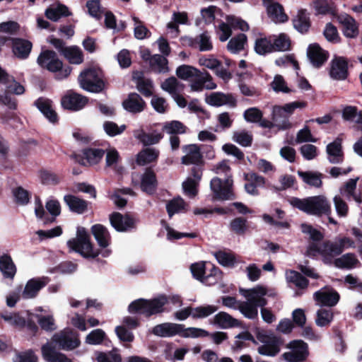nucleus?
I'll return each instance as SVG.
<instances>
[{
  "label": "nucleus",
  "mask_w": 362,
  "mask_h": 362,
  "mask_svg": "<svg viewBox=\"0 0 362 362\" xmlns=\"http://www.w3.org/2000/svg\"><path fill=\"white\" fill-rule=\"evenodd\" d=\"M239 293L246 300L243 301L240 313L248 319H255L258 316L257 308L264 307L267 304V300L264 298L268 295L267 288L260 285L247 289L240 288Z\"/></svg>",
  "instance_id": "nucleus-1"
},
{
  "label": "nucleus",
  "mask_w": 362,
  "mask_h": 362,
  "mask_svg": "<svg viewBox=\"0 0 362 362\" xmlns=\"http://www.w3.org/2000/svg\"><path fill=\"white\" fill-rule=\"evenodd\" d=\"M176 75L184 81H189L190 89L194 92H201L204 89L214 90L217 86L208 72H202L189 65L184 64L178 66L176 69Z\"/></svg>",
  "instance_id": "nucleus-2"
},
{
  "label": "nucleus",
  "mask_w": 362,
  "mask_h": 362,
  "mask_svg": "<svg viewBox=\"0 0 362 362\" xmlns=\"http://www.w3.org/2000/svg\"><path fill=\"white\" fill-rule=\"evenodd\" d=\"M218 175H225L226 178L224 182L218 177H214L211 180L210 187L214 193V198L220 200H228L234 198L232 192L233 180L230 179V168L226 160L218 163L214 168Z\"/></svg>",
  "instance_id": "nucleus-3"
},
{
  "label": "nucleus",
  "mask_w": 362,
  "mask_h": 362,
  "mask_svg": "<svg viewBox=\"0 0 362 362\" xmlns=\"http://www.w3.org/2000/svg\"><path fill=\"white\" fill-rule=\"evenodd\" d=\"M293 206L308 214L321 216L331 213V204L324 195L309 197L305 199L293 197L289 199Z\"/></svg>",
  "instance_id": "nucleus-4"
},
{
  "label": "nucleus",
  "mask_w": 362,
  "mask_h": 362,
  "mask_svg": "<svg viewBox=\"0 0 362 362\" xmlns=\"http://www.w3.org/2000/svg\"><path fill=\"white\" fill-rule=\"evenodd\" d=\"M168 303L165 296H160L151 300L138 299L131 303L128 307L130 313H139L149 317L164 311V305Z\"/></svg>",
  "instance_id": "nucleus-5"
},
{
  "label": "nucleus",
  "mask_w": 362,
  "mask_h": 362,
  "mask_svg": "<svg viewBox=\"0 0 362 362\" xmlns=\"http://www.w3.org/2000/svg\"><path fill=\"white\" fill-rule=\"evenodd\" d=\"M67 245L70 250L80 253L84 257L94 258L98 255V252L93 249L87 230L83 227L77 228L76 237L69 240Z\"/></svg>",
  "instance_id": "nucleus-6"
},
{
  "label": "nucleus",
  "mask_w": 362,
  "mask_h": 362,
  "mask_svg": "<svg viewBox=\"0 0 362 362\" xmlns=\"http://www.w3.org/2000/svg\"><path fill=\"white\" fill-rule=\"evenodd\" d=\"M37 62L42 68L52 72H57V78L63 79L71 73L70 67H62V62L58 59L55 52L49 50L42 52L37 57Z\"/></svg>",
  "instance_id": "nucleus-7"
},
{
  "label": "nucleus",
  "mask_w": 362,
  "mask_h": 362,
  "mask_svg": "<svg viewBox=\"0 0 362 362\" xmlns=\"http://www.w3.org/2000/svg\"><path fill=\"white\" fill-rule=\"evenodd\" d=\"M78 81L83 89L92 93H99L105 86L102 71L96 68L88 69L81 72Z\"/></svg>",
  "instance_id": "nucleus-8"
},
{
  "label": "nucleus",
  "mask_w": 362,
  "mask_h": 362,
  "mask_svg": "<svg viewBox=\"0 0 362 362\" xmlns=\"http://www.w3.org/2000/svg\"><path fill=\"white\" fill-rule=\"evenodd\" d=\"M342 252L340 247L337 243H332L329 241L322 244L311 243L307 250V255L311 257L321 256L322 261L325 264H331L334 256Z\"/></svg>",
  "instance_id": "nucleus-9"
},
{
  "label": "nucleus",
  "mask_w": 362,
  "mask_h": 362,
  "mask_svg": "<svg viewBox=\"0 0 362 362\" xmlns=\"http://www.w3.org/2000/svg\"><path fill=\"white\" fill-rule=\"evenodd\" d=\"M80 340L76 333L70 329H64L55 333L51 341L47 344H52V346L65 351H70L77 348L80 345Z\"/></svg>",
  "instance_id": "nucleus-10"
},
{
  "label": "nucleus",
  "mask_w": 362,
  "mask_h": 362,
  "mask_svg": "<svg viewBox=\"0 0 362 362\" xmlns=\"http://www.w3.org/2000/svg\"><path fill=\"white\" fill-rule=\"evenodd\" d=\"M257 339L261 343L257 348L259 354L274 356L280 351L282 341L280 337L275 334L261 331L257 334Z\"/></svg>",
  "instance_id": "nucleus-11"
},
{
  "label": "nucleus",
  "mask_w": 362,
  "mask_h": 362,
  "mask_svg": "<svg viewBox=\"0 0 362 362\" xmlns=\"http://www.w3.org/2000/svg\"><path fill=\"white\" fill-rule=\"evenodd\" d=\"M286 347L289 351L285 352L283 357L287 362H301L309 354L308 344L300 339L290 341Z\"/></svg>",
  "instance_id": "nucleus-12"
},
{
  "label": "nucleus",
  "mask_w": 362,
  "mask_h": 362,
  "mask_svg": "<svg viewBox=\"0 0 362 362\" xmlns=\"http://www.w3.org/2000/svg\"><path fill=\"white\" fill-rule=\"evenodd\" d=\"M111 226L121 233L129 232L136 229L138 219L130 214H122L114 212L110 216Z\"/></svg>",
  "instance_id": "nucleus-13"
},
{
  "label": "nucleus",
  "mask_w": 362,
  "mask_h": 362,
  "mask_svg": "<svg viewBox=\"0 0 362 362\" xmlns=\"http://www.w3.org/2000/svg\"><path fill=\"white\" fill-rule=\"evenodd\" d=\"M132 182L135 185H140L143 192L151 194L157 187L155 173L151 170H146L141 176L137 173L132 175Z\"/></svg>",
  "instance_id": "nucleus-14"
},
{
  "label": "nucleus",
  "mask_w": 362,
  "mask_h": 362,
  "mask_svg": "<svg viewBox=\"0 0 362 362\" xmlns=\"http://www.w3.org/2000/svg\"><path fill=\"white\" fill-rule=\"evenodd\" d=\"M330 77L337 81L345 80L348 76V62L343 57L334 56L330 62Z\"/></svg>",
  "instance_id": "nucleus-15"
},
{
  "label": "nucleus",
  "mask_w": 362,
  "mask_h": 362,
  "mask_svg": "<svg viewBox=\"0 0 362 362\" xmlns=\"http://www.w3.org/2000/svg\"><path fill=\"white\" fill-rule=\"evenodd\" d=\"M49 279L47 276L33 278L28 280L22 292V297L24 299H31L37 296L39 291L44 288Z\"/></svg>",
  "instance_id": "nucleus-16"
},
{
  "label": "nucleus",
  "mask_w": 362,
  "mask_h": 362,
  "mask_svg": "<svg viewBox=\"0 0 362 362\" xmlns=\"http://www.w3.org/2000/svg\"><path fill=\"white\" fill-rule=\"evenodd\" d=\"M91 231L99 246L104 249L100 252L102 256L108 257L111 251L107 249L110 242V235L107 229L103 225L95 224L92 226Z\"/></svg>",
  "instance_id": "nucleus-17"
},
{
  "label": "nucleus",
  "mask_w": 362,
  "mask_h": 362,
  "mask_svg": "<svg viewBox=\"0 0 362 362\" xmlns=\"http://www.w3.org/2000/svg\"><path fill=\"white\" fill-rule=\"evenodd\" d=\"M314 299L320 306L333 307L339 300V294L335 290L324 288L314 293Z\"/></svg>",
  "instance_id": "nucleus-18"
},
{
  "label": "nucleus",
  "mask_w": 362,
  "mask_h": 362,
  "mask_svg": "<svg viewBox=\"0 0 362 362\" xmlns=\"http://www.w3.org/2000/svg\"><path fill=\"white\" fill-rule=\"evenodd\" d=\"M181 329L182 325L180 324L164 322L153 327L151 332L156 336L168 338L175 335L180 336Z\"/></svg>",
  "instance_id": "nucleus-19"
},
{
  "label": "nucleus",
  "mask_w": 362,
  "mask_h": 362,
  "mask_svg": "<svg viewBox=\"0 0 362 362\" xmlns=\"http://www.w3.org/2000/svg\"><path fill=\"white\" fill-rule=\"evenodd\" d=\"M36 311L39 313L36 314L37 322L42 329L47 332H52L57 329L55 320L52 312L42 307H38Z\"/></svg>",
  "instance_id": "nucleus-20"
},
{
  "label": "nucleus",
  "mask_w": 362,
  "mask_h": 362,
  "mask_svg": "<svg viewBox=\"0 0 362 362\" xmlns=\"http://www.w3.org/2000/svg\"><path fill=\"white\" fill-rule=\"evenodd\" d=\"M262 1L267 8L268 16L272 21L279 23L288 21V16L284 12V8L281 5L273 2L272 0H262Z\"/></svg>",
  "instance_id": "nucleus-21"
},
{
  "label": "nucleus",
  "mask_w": 362,
  "mask_h": 362,
  "mask_svg": "<svg viewBox=\"0 0 362 362\" xmlns=\"http://www.w3.org/2000/svg\"><path fill=\"white\" fill-rule=\"evenodd\" d=\"M358 177L350 179L339 188V195L344 197L347 199H353L358 204L362 203V196L361 192H356V185Z\"/></svg>",
  "instance_id": "nucleus-22"
},
{
  "label": "nucleus",
  "mask_w": 362,
  "mask_h": 362,
  "mask_svg": "<svg viewBox=\"0 0 362 362\" xmlns=\"http://www.w3.org/2000/svg\"><path fill=\"white\" fill-rule=\"evenodd\" d=\"M307 54L311 64L315 67L321 66L328 58V52L316 43L309 45Z\"/></svg>",
  "instance_id": "nucleus-23"
},
{
  "label": "nucleus",
  "mask_w": 362,
  "mask_h": 362,
  "mask_svg": "<svg viewBox=\"0 0 362 362\" xmlns=\"http://www.w3.org/2000/svg\"><path fill=\"white\" fill-rule=\"evenodd\" d=\"M246 183L245 189L247 193L257 196L259 194L257 187H263L266 183L264 177L255 173H249L245 175Z\"/></svg>",
  "instance_id": "nucleus-24"
},
{
  "label": "nucleus",
  "mask_w": 362,
  "mask_h": 362,
  "mask_svg": "<svg viewBox=\"0 0 362 362\" xmlns=\"http://www.w3.org/2000/svg\"><path fill=\"white\" fill-rule=\"evenodd\" d=\"M337 21L341 24L343 33L345 37L354 38L358 35V25L355 20L346 13L337 16Z\"/></svg>",
  "instance_id": "nucleus-25"
},
{
  "label": "nucleus",
  "mask_w": 362,
  "mask_h": 362,
  "mask_svg": "<svg viewBox=\"0 0 362 362\" xmlns=\"http://www.w3.org/2000/svg\"><path fill=\"white\" fill-rule=\"evenodd\" d=\"M184 156L181 158L184 165L199 164L202 162V156L199 147L196 144H189L182 147Z\"/></svg>",
  "instance_id": "nucleus-26"
},
{
  "label": "nucleus",
  "mask_w": 362,
  "mask_h": 362,
  "mask_svg": "<svg viewBox=\"0 0 362 362\" xmlns=\"http://www.w3.org/2000/svg\"><path fill=\"white\" fill-rule=\"evenodd\" d=\"M86 97L77 93H70L64 96L62 99V106L68 110H79L87 103Z\"/></svg>",
  "instance_id": "nucleus-27"
},
{
  "label": "nucleus",
  "mask_w": 362,
  "mask_h": 362,
  "mask_svg": "<svg viewBox=\"0 0 362 362\" xmlns=\"http://www.w3.org/2000/svg\"><path fill=\"white\" fill-rule=\"evenodd\" d=\"M105 168L121 173L124 168L120 165V156L117 150L112 146H108L105 150Z\"/></svg>",
  "instance_id": "nucleus-28"
},
{
  "label": "nucleus",
  "mask_w": 362,
  "mask_h": 362,
  "mask_svg": "<svg viewBox=\"0 0 362 362\" xmlns=\"http://www.w3.org/2000/svg\"><path fill=\"white\" fill-rule=\"evenodd\" d=\"M211 323L222 329H228L239 325L238 320L226 312H219L211 320Z\"/></svg>",
  "instance_id": "nucleus-29"
},
{
  "label": "nucleus",
  "mask_w": 362,
  "mask_h": 362,
  "mask_svg": "<svg viewBox=\"0 0 362 362\" xmlns=\"http://www.w3.org/2000/svg\"><path fill=\"white\" fill-rule=\"evenodd\" d=\"M206 102L211 106H222L225 105H235V100L228 94L216 92L206 98Z\"/></svg>",
  "instance_id": "nucleus-30"
},
{
  "label": "nucleus",
  "mask_w": 362,
  "mask_h": 362,
  "mask_svg": "<svg viewBox=\"0 0 362 362\" xmlns=\"http://www.w3.org/2000/svg\"><path fill=\"white\" fill-rule=\"evenodd\" d=\"M42 354L47 362H72L64 354L59 353L52 346V344H45L42 347Z\"/></svg>",
  "instance_id": "nucleus-31"
},
{
  "label": "nucleus",
  "mask_w": 362,
  "mask_h": 362,
  "mask_svg": "<svg viewBox=\"0 0 362 362\" xmlns=\"http://www.w3.org/2000/svg\"><path fill=\"white\" fill-rule=\"evenodd\" d=\"M32 49V43L25 40L14 39L13 40V52L19 59H25L28 57Z\"/></svg>",
  "instance_id": "nucleus-32"
},
{
  "label": "nucleus",
  "mask_w": 362,
  "mask_h": 362,
  "mask_svg": "<svg viewBox=\"0 0 362 362\" xmlns=\"http://www.w3.org/2000/svg\"><path fill=\"white\" fill-rule=\"evenodd\" d=\"M124 108L131 112H140L145 107V103L137 93H132L123 102Z\"/></svg>",
  "instance_id": "nucleus-33"
},
{
  "label": "nucleus",
  "mask_w": 362,
  "mask_h": 362,
  "mask_svg": "<svg viewBox=\"0 0 362 362\" xmlns=\"http://www.w3.org/2000/svg\"><path fill=\"white\" fill-rule=\"evenodd\" d=\"M134 136L145 146L156 144L158 143L163 137L160 132H153L150 134H146L143 129L135 130L134 132Z\"/></svg>",
  "instance_id": "nucleus-34"
},
{
  "label": "nucleus",
  "mask_w": 362,
  "mask_h": 362,
  "mask_svg": "<svg viewBox=\"0 0 362 362\" xmlns=\"http://www.w3.org/2000/svg\"><path fill=\"white\" fill-rule=\"evenodd\" d=\"M328 159L332 163H339L343 160L341 141L337 139L327 146Z\"/></svg>",
  "instance_id": "nucleus-35"
},
{
  "label": "nucleus",
  "mask_w": 362,
  "mask_h": 362,
  "mask_svg": "<svg viewBox=\"0 0 362 362\" xmlns=\"http://www.w3.org/2000/svg\"><path fill=\"white\" fill-rule=\"evenodd\" d=\"M342 117L345 120L356 124L362 130V110H358L354 106H346L343 110Z\"/></svg>",
  "instance_id": "nucleus-36"
},
{
  "label": "nucleus",
  "mask_w": 362,
  "mask_h": 362,
  "mask_svg": "<svg viewBox=\"0 0 362 362\" xmlns=\"http://www.w3.org/2000/svg\"><path fill=\"white\" fill-rule=\"evenodd\" d=\"M104 153L105 151L100 148H86L83 151V158L84 159L83 163L90 165L98 164L102 160Z\"/></svg>",
  "instance_id": "nucleus-37"
},
{
  "label": "nucleus",
  "mask_w": 362,
  "mask_h": 362,
  "mask_svg": "<svg viewBox=\"0 0 362 362\" xmlns=\"http://www.w3.org/2000/svg\"><path fill=\"white\" fill-rule=\"evenodd\" d=\"M0 271L5 278L13 279L16 273V266L8 255H4L0 257Z\"/></svg>",
  "instance_id": "nucleus-38"
},
{
  "label": "nucleus",
  "mask_w": 362,
  "mask_h": 362,
  "mask_svg": "<svg viewBox=\"0 0 362 362\" xmlns=\"http://www.w3.org/2000/svg\"><path fill=\"white\" fill-rule=\"evenodd\" d=\"M255 50L259 55H265L275 52L272 37H258L255 42Z\"/></svg>",
  "instance_id": "nucleus-39"
},
{
  "label": "nucleus",
  "mask_w": 362,
  "mask_h": 362,
  "mask_svg": "<svg viewBox=\"0 0 362 362\" xmlns=\"http://www.w3.org/2000/svg\"><path fill=\"white\" fill-rule=\"evenodd\" d=\"M64 202L69 209L77 214H83L87 209V202L73 195H66L64 197Z\"/></svg>",
  "instance_id": "nucleus-40"
},
{
  "label": "nucleus",
  "mask_w": 362,
  "mask_h": 362,
  "mask_svg": "<svg viewBox=\"0 0 362 362\" xmlns=\"http://www.w3.org/2000/svg\"><path fill=\"white\" fill-rule=\"evenodd\" d=\"M39 110L52 122L57 120V114L53 110L52 102L47 99L40 98L35 102Z\"/></svg>",
  "instance_id": "nucleus-41"
},
{
  "label": "nucleus",
  "mask_w": 362,
  "mask_h": 362,
  "mask_svg": "<svg viewBox=\"0 0 362 362\" xmlns=\"http://www.w3.org/2000/svg\"><path fill=\"white\" fill-rule=\"evenodd\" d=\"M39 110L52 122L57 120V114L53 110L52 102L47 99L40 98L35 102Z\"/></svg>",
  "instance_id": "nucleus-42"
},
{
  "label": "nucleus",
  "mask_w": 362,
  "mask_h": 362,
  "mask_svg": "<svg viewBox=\"0 0 362 362\" xmlns=\"http://www.w3.org/2000/svg\"><path fill=\"white\" fill-rule=\"evenodd\" d=\"M293 23L294 28L301 33H306L310 26L308 14L304 10H300L298 12Z\"/></svg>",
  "instance_id": "nucleus-43"
},
{
  "label": "nucleus",
  "mask_w": 362,
  "mask_h": 362,
  "mask_svg": "<svg viewBox=\"0 0 362 362\" xmlns=\"http://www.w3.org/2000/svg\"><path fill=\"white\" fill-rule=\"evenodd\" d=\"M46 17L52 21H57L62 16L70 15L68 8L62 4L52 6L46 9L45 13Z\"/></svg>",
  "instance_id": "nucleus-44"
},
{
  "label": "nucleus",
  "mask_w": 362,
  "mask_h": 362,
  "mask_svg": "<svg viewBox=\"0 0 362 362\" xmlns=\"http://www.w3.org/2000/svg\"><path fill=\"white\" fill-rule=\"evenodd\" d=\"M358 263L359 262L356 256L351 253L344 255L334 261L336 267L347 269L356 267Z\"/></svg>",
  "instance_id": "nucleus-45"
},
{
  "label": "nucleus",
  "mask_w": 362,
  "mask_h": 362,
  "mask_svg": "<svg viewBox=\"0 0 362 362\" xmlns=\"http://www.w3.org/2000/svg\"><path fill=\"white\" fill-rule=\"evenodd\" d=\"M62 54L71 64H80L83 60L82 51L76 46L65 47Z\"/></svg>",
  "instance_id": "nucleus-46"
},
{
  "label": "nucleus",
  "mask_w": 362,
  "mask_h": 362,
  "mask_svg": "<svg viewBox=\"0 0 362 362\" xmlns=\"http://www.w3.org/2000/svg\"><path fill=\"white\" fill-rule=\"evenodd\" d=\"M161 88L171 96H173L183 90L184 85L178 81L176 78L170 77L161 84Z\"/></svg>",
  "instance_id": "nucleus-47"
},
{
  "label": "nucleus",
  "mask_w": 362,
  "mask_h": 362,
  "mask_svg": "<svg viewBox=\"0 0 362 362\" xmlns=\"http://www.w3.org/2000/svg\"><path fill=\"white\" fill-rule=\"evenodd\" d=\"M285 276L288 283L293 284L298 288H305L308 286V280L298 272L287 270L286 271Z\"/></svg>",
  "instance_id": "nucleus-48"
},
{
  "label": "nucleus",
  "mask_w": 362,
  "mask_h": 362,
  "mask_svg": "<svg viewBox=\"0 0 362 362\" xmlns=\"http://www.w3.org/2000/svg\"><path fill=\"white\" fill-rule=\"evenodd\" d=\"M158 154V151L155 148H147L141 151L137 155L136 162L139 165H141L148 164L155 161L157 159Z\"/></svg>",
  "instance_id": "nucleus-49"
},
{
  "label": "nucleus",
  "mask_w": 362,
  "mask_h": 362,
  "mask_svg": "<svg viewBox=\"0 0 362 362\" xmlns=\"http://www.w3.org/2000/svg\"><path fill=\"white\" fill-rule=\"evenodd\" d=\"M333 320L332 310L320 308L316 313L315 323L318 327L328 326Z\"/></svg>",
  "instance_id": "nucleus-50"
},
{
  "label": "nucleus",
  "mask_w": 362,
  "mask_h": 362,
  "mask_svg": "<svg viewBox=\"0 0 362 362\" xmlns=\"http://www.w3.org/2000/svg\"><path fill=\"white\" fill-rule=\"evenodd\" d=\"M150 66L153 71L158 73H166L169 70L167 59L160 54L151 57Z\"/></svg>",
  "instance_id": "nucleus-51"
},
{
  "label": "nucleus",
  "mask_w": 362,
  "mask_h": 362,
  "mask_svg": "<svg viewBox=\"0 0 362 362\" xmlns=\"http://www.w3.org/2000/svg\"><path fill=\"white\" fill-rule=\"evenodd\" d=\"M222 276L221 272L215 266L211 265L209 270L206 272L202 283L206 286H212L218 283Z\"/></svg>",
  "instance_id": "nucleus-52"
},
{
  "label": "nucleus",
  "mask_w": 362,
  "mask_h": 362,
  "mask_svg": "<svg viewBox=\"0 0 362 362\" xmlns=\"http://www.w3.org/2000/svg\"><path fill=\"white\" fill-rule=\"evenodd\" d=\"M272 37L275 52H285L290 49L291 41L286 34L281 33Z\"/></svg>",
  "instance_id": "nucleus-53"
},
{
  "label": "nucleus",
  "mask_w": 362,
  "mask_h": 362,
  "mask_svg": "<svg viewBox=\"0 0 362 362\" xmlns=\"http://www.w3.org/2000/svg\"><path fill=\"white\" fill-rule=\"evenodd\" d=\"M247 37L245 34H240L232 38L228 43L227 47L229 52L236 54L244 49Z\"/></svg>",
  "instance_id": "nucleus-54"
},
{
  "label": "nucleus",
  "mask_w": 362,
  "mask_h": 362,
  "mask_svg": "<svg viewBox=\"0 0 362 362\" xmlns=\"http://www.w3.org/2000/svg\"><path fill=\"white\" fill-rule=\"evenodd\" d=\"M298 175L302 178L306 184L315 187H320L322 185L320 174L313 172H298Z\"/></svg>",
  "instance_id": "nucleus-55"
},
{
  "label": "nucleus",
  "mask_w": 362,
  "mask_h": 362,
  "mask_svg": "<svg viewBox=\"0 0 362 362\" xmlns=\"http://www.w3.org/2000/svg\"><path fill=\"white\" fill-rule=\"evenodd\" d=\"M271 88L276 93H289L292 90L281 75L276 74L270 83Z\"/></svg>",
  "instance_id": "nucleus-56"
},
{
  "label": "nucleus",
  "mask_w": 362,
  "mask_h": 362,
  "mask_svg": "<svg viewBox=\"0 0 362 362\" xmlns=\"http://www.w3.org/2000/svg\"><path fill=\"white\" fill-rule=\"evenodd\" d=\"M218 262L223 267H232L236 264L235 255L231 252L218 251L215 253Z\"/></svg>",
  "instance_id": "nucleus-57"
},
{
  "label": "nucleus",
  "mask_w": 362,
  "mask_h": 362,
  "mask_svg": "<svg viewBox=\"0 0 362 362\" xmlns=\"http://www.w3.org/2000/svg\"><path fill=\"white\" fill-rule=\"evenodd\" d=\"M209 335V332L205 329L197 327L185 328V326L182 325L180 336L184 338H197L204 337Z\"/></svg>",
  "instance_id": "nucleus-58"
},
{
  "label": "nucleus",
  "mask_w": 362,
  "mask_h": 362,
  "mask_svg": "<svg viewBox=\"0 0 362 362\" xmlns=\"http://www.w3.org/2000/svg\"><path fill=\"white\" fill-rule=\"evenodd\" d=\"M218 310V307L213 305L198 306L192 310V317L205 318L214 314Z\"/></svg>",
  "instance_id": "nucleus-59"
},
{
  "label": "nucleus",
  "mask_w": 362,
  "mask_h": 362,
  "mask_svg": "<svg viewBox=\"0 0 362 362\" xmlns=\"http://www.w3.org/2000/svg\"><path fill=\"white\" fill-rule=\"evenodd\" d=\"M333 204L336 213L339 217L345 218L349 214V206L342 199L341 195L336 194L333 197Z\"/></svg>",
  "instance_id": "nucleus-60"
},
{
  "label": "nucleus",
  "mask_w": 362,
  "mask_h": 362,
  "mask_svg": "<svg viewBox=\"0 0 362 362\" xmlns=\"http://www.w3.org/2000/svg\"><path fill=\"white\" fill-rule=\"evenodd\" d=\"M137 74L138 73L134 74V79L136 81L138 90L146 96H150L153 93L152 82L148 79H144L136 76Z\"/></svg>",
  "instance_id": "nucleus-61"
},
{
  "label": "nucleus",
  "mask_w": 362,
  "mask_h": 362,
  "mask_svg": "<svg viewBox=\"0 0 362 362\" xmlns=\"http://www.w3.org/2000/svg\"><path fill=\"white\" fill-rule=\"evenodd\" d=\"M134 21V36L138 40H144L150 35L148 29L144 25V23L136 16H132Z\"/></svg>",
  "instance_id": "nucleus-62"
},
{
  "label": "nucleus",
  "mask_w": 362,
  "mask_h": 362,
  "mask_svg": "<svg viewBox=\"0 0 362 362\" xmlns=\"http://www.w3.org/2000/svg\"><path fill=\"white\" fill-rule=\"evenodd\" d=\"M186 204L184 200L180 198H176L169 202L166 205V209L170 217L175 214L180 213L185 210Z\"/></svg>",
  "instance_id": "nucleus-63"
},
{
  "label": "nucleus",
  "mask_w": 362,
  "mask_h": 362,
  "mask_svg": "<svg viewBox=\"0 0 362 362\" xmlns=\"http://www.w3.org/2000/svg\"><path fill=\"white\" fill-rule=\"evenodd\" d=\"M96 359L98 362H121V356L117 350L98 353Z\"/></svg>",
  "instance_id": "nucleus-64"
}]
</instances>
